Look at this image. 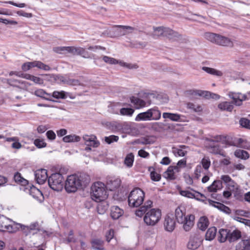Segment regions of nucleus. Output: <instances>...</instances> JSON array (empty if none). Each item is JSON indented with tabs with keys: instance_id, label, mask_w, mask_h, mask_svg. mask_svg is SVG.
I'll return each mask as SVG.
<instances>
[{
	"instance_id": "1",
	"label": "nucleus",
	"mask_w": 250,
	"mask_h": 250,
	"mask_svg": "<svg viewBox=\"0 0 250 250\" xmlns=\"http://www.w3.org/2000/svg\"><path fill=\"white\" fill-rule=\"evenodd\" d=\"M153 202L147 200L144 205L137 209L135 211L136 216L141 217L144 215L145 223L150 226L156 225L160 221L162 214L160 209L158 208L150 209L152 207Z\"/></svg>"
},
{
	"instance_id": "2",
	"label": "nucleus",
	"mask_w": 250,
	"mask_h": 250,
	"mask_svg": "<svg viewBox=\"0 0 250 250\" xmlns=\"http://www.w3.org/2000/svg\"><path fill=\"white\" fill-rule=\"evenodd\" d=\"M90 180L86 173L72 174L68 176L65 182L64 188L67 193H73L85 187Z\"/></svg>"
},
{
	"instance_id": "3",
	"label": "nucleus",
	"mask_w": 250,
	"mask_h": 250,
	"mask_svg": "<svg viewBox=\"0 0 250 250\" xmlns=\"http://www.w3.org/2000/svg\"><path fill=\"white\" fill-rule=\"evenodd\" d=\"M175 216L178 223L183 224V229L189 231L194 225V216L192 214L186 216V209L183 207H178L175 211Z\"/></svg>"
},
{
	"instance_id": "4",
	"label": "nucleus",
	"mask_w": 250,
	"mask_h": 250,
	"mask_svg": "<svg viewBox=\"0 0 250 250\" xmlns=\"http://www.w3.org/2000/svg\"><path fill=\"white\" fill-rule=\"evenodd\" d=\"M91 189V198L97 202L102 201L107 197L105 186L102 182H97L94 183Z\"/></svg>"
},
{
	"instance_id": "5",
	"label": "nucleus",
	"mask_w": 250,
	"mask_h": 250,
	"mask_svg": "<svg viewBox=\"0 0 250 250\" xmlns=\"http://www.w3.org/2000/svg\"><path fill=\"white\" fill-rule=\"evenodd\" d=\"M204 37L208 41L218 45L229 47L233 46V42L230 39L218 34L207 32L205 33Z\"/></svg>"
},
{
	"instance_id": "6",
	"label": "nucleus",
	"mask_w": 250,
	"mask_h": 250,
	"mask_svg": "<svg viewBox=\"0 0 250 250\" xmlns=\"http://www.w3.org/2000/svg\"><path fill=\"white\" fill-rule=\"evenodd\" d=\"M161 112L157 107L148 109L146 111L138 114L135 118L136 121L158 120L161 118Z\"/></svg>"
},
{
	"instance_id": "7",
	"label": "nucleus",
	"mask_w": 250,
	"mask_h": 250,
	"mask_svg": "<svg viewBox=\"0 0 250 250\" xmlns=\"http://www.w3.org/2000/svg\"><path fill=\"white\" fill-rule=\"evenodd\" d=\"M144 197V192L139 188H135L128 197V205L130 207H138L143 203Z\"/></svg>"
},
{
	"instance_id": "8",
	"label": "nucleus",
	"mask_w": 250,
	"mask_h": 250,
	"mask_svg": "<svg viewBox=\"0 0 250 250\" xmlns=\"http://www.w3.org/2000/svg\"><path fill=\"white\" fill-rule=\"evenodd\" d=\"M64 177L60 173H53L48 178L49 187L54 190L60 191L63 187Z\"/></svg>"
},
{
	"instance_id": "9",
	"label": "nucleus",
	"mask_w": 250,
	"mask_h": 250,
	"mask_svg": "<svg viewBox=\"0 0 250 250\" xmlns=\"http://www.w3.org/2000/svg\"><path fill=\"white\" fill-rule=\"evenodd\" d=\"M229 96L233 100V103L236 105L240 106L242 104L243 101L247 100L250 98V91L246 94H242L241 93L229 92Z\"/></svg>"
},
{
	"instance_id": "10",
	"label": "nucleus",
	"mask_w": 250,
	"mask_h": 250,
	"mask_svg": "<svg viewBox=\"0 0 250 250\" xmlns=\"http://www.w3.org/2000/svg\"><path fill=\"white\" fill-rule=\"evenodd\" d=\"M202 241L203 239L202 236L199 233H196L194 235L190 237L187 247L189 249L196 250L200 247Z\"/></svg>"
},
{
	"instance_id": "11",
	"label": "nucleus",
	"mask_w": 250,
	"mask_h": 250,
	"mask_svg": "<svg viewBox=\"0 0 250 250\" xmlns=\"http://www.w3.org/2000/svg\"><path fill=\"white\" fill-rule=\"evenodd\" d=\"M35 177L38 184H44L48 178L47 170L45 169L37 170L35 172Z\"/></svg>"
},
{
	"instance_id": "12",
	"label": "nucleus",
	"mask_w": 250,
	"mask_h": 250,
	"mask_svg": "<svg viewBox=\"0 0 250 250\" xmlns=\"http://www.w3.org/2000/svg\"><path fill=\"white\" fill-rule=\"evenodd\" d=\"M83 139L86 146L97 147L100 145L99 142L97 140V137L94 135H85L83 136Z\"/></svg>"
},
{
	"instance_id": "13",
	"label": "nucleus",
	"mask_w": 250,
	"mask_h": 250,
	"mask_svg": "<svg viewBox=\"0 0 250 250\" xmlns=\"http://www.w3.org/2000/svg\"><path fill=\"white\" fill-rule=\"evenodd\" d=\"M164 228L166 230L172 232L175 228V221L172 216L167 215L164 223Z\"/></svg>"
},
{
	"instance_id": "14",
	"label": "nucleus",
	"mask_w": 250,
	"mask_h": 250,
	"mask_svg": "<svg viewBox=\"0 0 250 250\" xmlns=\"http://www.w3.org/2000/svg\"><path fill=\"white\" fill-rule=\"evenodd\" d=\"M209 141L210 144L208 146V151L213 154L223 155L220 146L213 140H209Z\"/></svg>"
},
{
	"instance_id": "15",
	"label": "nucleus",
	"mask_w": 250,
	"mask_h": 250,
	"mask_svg": "<svg viewBox=\"0 0 250 250\" xmlns=\"http://www.w3.org/2000/svg\"><path fill=\"white\" fill-rule=\"evenodd\" d=\"M121 183V180L119 178L109 177L107 181V186L110 190H114L118 188Z\"/></svg>"
},
{
	"instance_id": "16",
	"label": "nucleus",
	"mask_w": 250,
	"mask_h": 250,
	"mask_svg": "<svg viewBox=\"0 0 250 250\" xmlns=\"http://www.w3.org/2000/svg\"><path fill=\"white\" fill-rule=\"evenodd\" d=\"M164 37L170 40H177L182 39V35L172 29L166 27Z\"/></svg>"
},
{
	"instance_id": "17",
	"label": "nucleus",
	"mask_w": 250,
	"mask_h": 250,
	"mask_svg": "<svg viewBox=\"0 0 250 250\" xmlns=\"http://www.w3.org/2000/svg\"><path fill=\"white\" fill-rule=\"evenodd\" d=\"M124 210L119 207L114 206L111 208L110 215L113 219H117L124 214Z\"/></svg>"
},
{
	"instance_id": "18",
	"label": "nucleus",
	"mask_w": 250,
	"mask_h": 250,
	"mask_svg": "<svg viewBox=\"0 0 250 250\" xmlns=\"http://www.w3.org/2000/svg\"><path fill=\"white\" fill-rule=\"evenodd\" d=\"M130 102L134 105L136 108H142L146 106V103L145 101L134 96L130 98Z\"/></svg>"
},
{
	"instance_id": "19",
	"label": "nucleus",
	"mask_w": 250,
	"mask_h": 250,
	"mask_svg": "<svg viewBox=\"0 0 250 250\" xmlns=\"http://www.w3.org/2000/svg\"><path fill=\"white\" fill-rule=\"evenodd\" d=\"M209 221L206 216L201 217L197 223L198 228L201 230L204 231L209 225Z\"/></svg>"
},
{
	"instance_id": "20",
	"label": "nucleus",
	"mask_w": 250,
	"mask_h": 250,
	"mask_svg": "<svg viewBox=\"0 0 250 250\" xmlns=\"http://www.w3.org/2000/svg\"><path fill=\"white\" fill-rule=\"evenodd\" d=\"M166 27H153V32L152 36L154 39H157L159 37H164Z\"/></svg>"
},
{
	"instance_id": "21",
	"label": "nucleus",
	"mask_w": 250,
	"mask_h": 250,
	"mask_svg": "<svg viewBox=\"0 0 250 250\" xmlns=\"http://www.w3.org/2000/svg\"><path fill=\"white\" fill-rule=\"evenodd\" d=\"M228 241L229 242H234L241 237V232L238 229L233 231L229 230Z\"/></svg>"
},
{
	"instance_id": "22",
	"label": "nucleus",
	"mask_w": 250,
	"mask_h": 250,
	"mask_svg": "<svg viewBox=\"0 0 250 250\" xmlns=\"http://www.w3.org/2000/svg\"><path fill=\"white\" fill-rule=\"evenodd\" d=\"M217 228L215 227L209 228L207 231L205 235V239L208 241H212L216 235Z\"/></svg>"
},
{
	"instance_id": "23",
	"label": "nucleus",
	"mask_w": 250,
	"mask_h": 250,
	"mask_svg": "<svg viewBox=\"0 0 250 250\" xmlns=\"http://www.w3.org/2000/svg\"><path fill=\"white\" fill-rule=\"evenodd\" d=\"M181 115L177 113L164 112L163 113V117L164 119H169L172 121L178 122L181 120Z\"/></svg>"
},
{
	"instance_id": "24",
	"label": "nucleus",
	"mask_w": 250,
	"mask_h": 250,
	"mask_svg": "<svg viewBox=\"0 0 250 250\" xmlns=\"http://www.w3.org/2000/svg\"><path fill=\"white\" fill-rule=\"evenodd\" d=\"M222 188V181L216 180L214 181L212 184L208 188V189L209 192H216L218 190L221 189Z\"/></svg>"
},
{
	"instance_id": "25",
	"label": "nucleus",
	"mask_w": 250,
	"mask_h": 250,
	"mask_svg": "<svg viewBox=\"0 0 250 250\" xmlns=\"http://www.w3.org/2000/svg\"><path fill=\"white\" fill-rule=\"evenodd\" d=\"M202 69L207 73L214 76L221 77L223 75V73L222 71L216 70L214 68L203 66L202 68Z\"/></svg>"
},
{
	"instance_id": "26",
	"label": "nucleus",
	"mask_w": 250,
	"mask_h": 250,
	"mask_svg": "<svg viewBox=\"0 0 250 250\" xmlns=\"http://www.w3.org/2000/svg\"><path fill=\"white\" fill-rule=\"evenodd\" d=\"M116 27L121 28L123 29V30H120L118 32L120 33L119 34V35H125L128 33H132L133 31L135 29V28L133 27L130 26H125V25H116Z\"/></svg>"
},
{
	"instance_id": "27",
	"label": "nucleus",
	"mask_w": 250,
	"mask_h": 250,
	"mask_svg": "<svg viewBox=\"0 0 250 250\" xmlns=\"http://www.w3.org/2000/svg\"><path fill=\"white\" fill-rule=\"evenodd\" d=\"M229 230L226 229H221L219 231L218 241L221 242H224L228 240Z\"/></svg>"
},
{
	"instance_id": "28",
	"label": "nucleus",
	"mask_w": 250,
	"mask_h": 250,
	"mask_svg": "<svg viewBox=\"0 0 250 250\" xmlns=\"http://www.w3.org/2000/svg\"><path fill=\"white\" fill-rule=\"evenodd\" d=\"M233 102L232 103L228 102H224L220 103L218 105V108L222 110H226L228 111H231L233 109ZM234 104H235L234 103Z\"/></svg>"
},
{
	"instance_id": "29",
	"label": "nucleus",
	"mask_w": 250,
	"mask_h": 250,
	"mask_svg": "<svg viewBox=\"0 0 250 250\" xmlns=\"http://www.w3.org/2000/svg\"><path fill=\"white\" fill-rule=\"evenodd\" d=\"M163 176L169 180H175L176 178L174 171L172 170V166L167 168V170L164 173Z\"/></svg>"
},
{
	"instance_id": "30",
	"label": "nucleus",
	"mask_w": 250,
	"mask_h": 250,
	"mask_svg": "<svg viewBox=\"0 0 250 250\" xmlns=\"http://www.w3.org/2000/svg\"><path fill=\"white\" fill-rule=\"evenodd\" d=\"M14 179L16 183L21 184L22 186H25L28 184V181L23 178L21 173L17 172L14 176Z\"/></svg>"
},
{
	"instance_id": "31",
	"label": "nucleus",
	"mask_w": 250,
	"mask_h": 250,
	"mask_svg": "<svg viewBox=\"0 0 250 250\" xmlns=\"http://www.w3.org/2000/svg\"><path fill=\"white\" fill-rule=\"evenodd\" d=\"M148 170L150 172V178L152 181L158 182L161 180V175L155 171L154 168L153 167H149Z\"/></svg>"
},
{
	"instance_id": "32",
	"label": "nucleus",
	"mask_w": 250,
	"mask_h": 250,
	"mask_svg": "<svg viewBox=\"0 0 250 250\" xmlns=\"http://www.w3.org/2000/svg\"><path fill=\"white\" fill-rule=\"evenodd\" d=\"M235 157L242 159L246 160L249 158V154L247 151L241 149H237L234 152Z\"/></svg>"
},
{
	"instance_id": "33",
	"label": "nucleus",
	"mask_w": 250,
	"mask_h": 250,
	"mask_svg": "<svg viewBox=\"0 0 250 250\" xmlns=\"http://www.w3.org/2000/svg\"><path fill=\"white\" fill-rule=\"evenodd\" d=\"M186 107L188 109H189L195 112H200L202 110V108L201 106L198 104H196L193 103H188L187 104Z\"/></svg>"
},
{
	"instance_id": "34",
	"label": "nucleus",
	"mask_w": 250,
	"mask_h": 250,
	"mask_svg": "<svg viewBox=\"0 0 250 250\" xmlns=\"http://www.w3.org/2000/svg\"><path fill=\"white\" fill-rule=\"evenodd\" d=\"M62 140L66 143L78 142L81 140V138L79 136L75 135H69L64 137Z\"/></svg>"
},
{
	"instance_id": "35",
	"label": "nucleus",
	"mask_w": 250,
	"mask_h": 250,
	"mask_svg": "<svg viewBox=\"0 0 250 250\" xmlns=\"http://www.w3.org/2000/svg\"><path fill=\"white\" fill-rule=\"evenodd\" d=\"M73 55H82L85 53V49L83 48L79 47H75L73 46L69 47V52Z\"/></svg>"
},
{
	"instance_id": "36",
	"label": "nucleus",
	"mask_w": 250,
	"mask_h": 250,
	"mask_svg": "<svg viewBox=\"0 0 250 250\" xmlns=\"http://www.w3.org/2000/svg\"><path fill=\"white\" fill-rule=\"evenodd\" d=\"M237 142L238 144L237 146L238 147L250 150V142L244 140L242 138H239Z\"/></svg>"
},
{
	"instance_id": "37",
	"label": "nucleus",
	"mask_w": 250,
	"mask_h": 250,
	"mask_svg": "<svg viewBox=\"0 0 250 250\" xmlns=\"http://www.w3.org/2000/svg\"><path fill=\"white\" fill-rule=\"evenodd\" d=\"M30 193L34 198L37 199H40L41 197H42V193L41 191L35 187L31 188Z\"/></svg>"
},
{
	"instance_id": "38",
	"label": "nucleus",
	"mask_w": 250,
	"mask_h": 250,
	"mask_svg": "<svg viewBox=\"0 0 250 250\" xmlns=\"http://www.w3.org/2000/svg\"><path fill=\"white\" fill-rule=\"evenodd\" d=\"M134 162V155L131 153L127 155L124 161V164L128 167H131Z\"/></svg>"
},
{
	"instance_id": "39",
	"label": "nucleus",
	"mask_w": 250,
	"mask_h": 250,
	"mask_svg": "<svg viewBox=\"0 0 250 250\" xmlns=\"http://www.w3.org/2000/svg\"><path fill=\"white\" fill-rule=\"evenodd\" d=\"M155 140L152 137H146L138 141V143L142 145H150L154 143Z\"/></svg>"
},
{
	"instance_id": "40",
	"label": "nucleus",
	"mask_w": 250,
	"mask_h": 250,
	"mask_svg": "<svg viewBox=\"0 0 250 250\" xmlns=\"http://www.w3.org/2000/svg\"><path fill=\"white\" fill-rule=\"evenodd\" d=\"M34 93L36 96L46 100H49V98L45 97V96H50L49 94L46 93L45 91L42 89H39L35 90Z\"/></svg>"
},
{
	"instance_id": "41",
	"label": "nucleus",
	"mask_w": 250,
	"mask_h": 250,
	"mask_svg": "<svg viewBox=\"0 0 250 250\" xmlns=\"http://www.w3.org/2000/svg\"><path fill=\"white\" fill-rule=\"evenodd\" d=\"M134 110L131 108H122L120 109V114L122 115L131 116Z\"/></svg>"
},
{
	"instance_id": "42",
	"label": "nucleus",
	"mask_w": 250,
	"mask_h": 250,
	"mask_svg": "<svg viewBox=\"0 0 250 250\" xmlns=\"http://www.w3.org/2000/svg\"><path fill=\"white\" fill-rule=\"evenodd\" d=\"M35 67L37 68L42 69L45 71H49L50 70V67L48 65L43 63H42L41 61H35Z\"/></svg>"
},
{
	"instance_id": "43",
	"label": "nucleus",
	"mask_w": 250,
	"mask_h": 250,
	"mask_svg": "<svg viewBox=\"0 0 250 250\" xmlns=\"http://www.w3.org/2000/svg\"><path fill=\"white\" fill-rule=\"evenodd\" d=\"M70 46H58L55 47L53 48V50L57 53L62 54L64 52H69Z\"/></svg>"
},
{
	"instance_id": "44",
	"label": "nucleus",
	"mask_w": 250,
	"mask_h": 250,
	"mask_svg": "<svg viewBox=\"0 0 250 250\" xmlns=\"http://www.w3.org/2000/svg\"><path fill=\"white\" fill-rule=\"evenodd\" d=\"M172 152L175 156L183 157L187 154V151L179 148H173Z\"/></svg>"
},
{
	"instance_id": "45",
	"label": "nucleus",
	"mask_w": 250,
	"mask_h": 250,
	"mask_svg": "<svg viewBox=\"0 0 250 250\" xmlns=\"http://www.w3.org/2000/svg\"><path fill=\"white\" fill-rule=\"evenodd\" d=\"M232 218L234 220L243 223L250 228V220L243 218L237 216H233Z\"/></svg>"
},
{
	"instance_id": "46",
	"label": "nucleus",
	"mask_w": 250,
	"mask_h": 250,
	"mask_svg": "<svg viewBox=\"0 0 250 250\" xmlns=\"http://www.w3.org/2000/svg\"><path fill=\"white\" fill-rule=\"evenodd\" d=\"M92 247L94 250L96 248L100 246H102L104 244V241L100 239H94L91 241Z\"/></svg>"
},
{
	"instance_id": "47",
	"label": "nucleus",
	"mask_w": 250,
	"mask_h": 250,
	"mask_svg": "<svg viewBox=\"0 0 250 250\" xmlns=\"http://www.w3.org/2000/svg\"><path fill=\"white\" fill-rule=\"evenodd\" d=\"M7 221V219L3 215H0V226L2 229H9L10 226L7 225L5 222Z\"/></svg>"
},
{
	"instance_id": "48",
	"label": "nucleus",
	"mask_w": 250,
	"mask_h": 250,
	"mask_svg": "<svg viewBox=\"0 0 250 250\" xmlns=\"http://www.w3.org/2000/svg\"><path fill=\"white\" fill-rule=\"evenodd\" d=\"M52 96L56 99H64L66 97L65 92L63 91H54L52 94Z\"/></svg>"
},
{
	"instance_id": "49",
	"label": "nucleus",
	"mask_w": 250,
	"mask_h": 250,
	"mask_svg": "<svg viewBox=\"0 0 250 250\" xmlns=\"http://www.w3.org/2000/svg\"><path fill=\"white\" fill-rule=\"evenodd\" d=\"M119 137L115 135H110L108 137H105L104 140L108 144H110L114 142H117Z\"/></svg>"
},
{
	"instance_id": "50",
	"label": "nucleus",
	"mask_w": 250,
	"mask_h": 250,
	"mask_svg": "<svg viewBox=\"0 0 250 250\" xmlns=\"http://www.w3.org/2000/svg\"><path fill=\"white\" fill-rule=\"evenodd\" d=\"M34 145L39 148H43L46 146V144L44 142L43 140L40 139H37L34 141Z\"/></svg>"
},
{
	"instance_id": "51",
	"label": "nucleus",
	"mask_w": 250,
	"mask_h": 250,
	"mask_svg": "<svg viewBox=\"0 0 250 250\" xmlns=\"http://www.w3.org/2000/svg\"><path fill=\"white\" fill-rule=\"evenodd\" d=\"M239 123L242 127L250 129V120L246 118H242L240 120Z\"/></svg>"
},
{
	"instance_id": "52",
	"label": "nucleus",
	"mask_w": 250,
	"mask_h": 250,
	"mask_svg": "<svg viewBox=\"0 0 250 250\" xmlns=\"http://www.w3.org/2000/svg\"><path fill=\"white\" fill-rule=\"evenodd\" d=\"M65 84L70 85H78L80 84V82L78 80L70 79L67 76Z\"/></svg>"
},
{
	"instance_id": "53",
	"label": "nucleus",
	"mask_w": 250,
	"mask_h": 250,
	"mask_svg": "<svg viewBox=\"0 0 250 250\" xmlns=\"http://www.w3.org/2000/svg\"><path fill=\"white\" fill-rule=\"evenodd\" d=\"M166 125L162 122H155L153 123L152 127L155 130L163 129Z\"/></svg>"
},
{
	"instance_id": "54",
	"label": "nucleus",
	"mask_w": 250,
	"mask_h": 250,
	"mask_svg": "<svg viewBox=\"0 0 250 250\" xmlns=\"http://www.w3.org/2000/svg\"><path fill=\"white\" fill-rule=\"evenodd\" d=\"M221 179L225 183L229 184V186H231L234 183V181L229 175H222Z\"/></svg>"
},
{
	"instance_id": "55",
	"label": "nucleus",
	"mask_w": 250,
	"mask_h": 250,
	"mask_svg": "<svg viewBox=\"0 0 250 250\" xmlns=\"http://www.w3.org/2000/svg\"><path fill=\"white\" fill-rule=\"evenodd\" d=\"M103 60L105 62L109 64H116L117 63V61L116 59L106 56L103 57Z\"/></svg>"
},
{
	"instance_id": "56",
	"label": "nucleus",
	"mask_w": 250,
	"mask_h": 250,
	"mask_svg": "<svg viewBox=\"0 0 250 250\" xmlns=\"http://www.w3.org/2000/svg\"><path fill=\"white\" fill-rule=\"evenodd\" d=\"M235 214L237 215L242 216L246 217H250V212L241 209H238L235 211Z\"/></svg>"
},
{
	"instance_id": "57",
	"label": "nucleus",
	"mask_w": 250,
	"mask_h": 250,
	"mask_svg": "<svg viewBox=\"0 0 250 250\" xmlns=\"http://www.w3.org/2000/svg\"><path fill=\"white\" fill-rule=\"evenodd\" d=\"M219 209L220 210L223 211L224 212L227 213V214H229L231 212L230 209L227 206L224 205L223 204H219Z\"/></svg>"
},
{
	"instance_id": "58",
	"label": "nucleus",
	"mask_w": 250,
	"mask_h": 250,
	"mask_svg": "<svg viewBox=\"0 0 250 250\" xmlns=\"http://www.w3.org/2000/svg\"><path fill=\"white\" fill-rule=\"evenodd\" d=\"M180 194L183 196L189 198H192V196H193L192 192H190V191L186 190H180Z\"/></svg>"
},
{
	"instance_id": "59",
	"label": "nucleus",
	"mask_w": 250,
	"mask_h": 250,
	"mask_svg": "<svg viewBox=\"0 0 250 250\" xmlns=\"http://www.w3.org/2000/svg\"><path fill=\"white\" fill-rule=\"evenodd\" d=\"M202 164L205 169H208L210 165V162L208 159L206 158L202 160Z\"/></svg>"
},
{
	"instance_id": "60",
	"label": "nucleus",
	"mask_w": 250,
	"mask_h": 250,
	"mask_svg": "<svg viewBox=\"0 0 250 250\" xmlns=\"http://www.w3.org/2000/svg\"><path fill=\"white\" fill-rule=\"evenodd\" d=\"M114 237V230L112 229L109 230L106 233L105 237L106 241L109 242Z\"/></svg>"
},
{
	"instance_id": "61",
	"label": "nucleus",
	"mask_w": 250,
	"mask_h": 250,
	"mask_svg": "<svg viewBox=\"0 0 250 250\" xmlns=\"http://www.w3.org/2000/svg\"><path fill=\"white\" fill-rule=\"evenodd\" d=\"M193 191H194V193H192V194H193V196H192V198H195V199L197 200H201V199H200V198H205V196L204 195H203V194L198 192V191H196L195 190H193Z\"/></svg>"
},
{
	"instance_id": "62",
	"label": "nucleus",
	"mask_w": 250,
	"mask_h": 250,
	"mask_svg": "<svg viewBox=\"0 0 250 250\" xmlns=\"http://www.w3.org/2000/svg\"><path fill=\"white\" fill-rule=\"evenodd\" d=\"M47 138L50 140H54L56 138V134L52 130H48L46 133Z\"/></svg>"
},
{
	"instance_id": "63",
	"label": "nucleus",
	"mask_w": 250,
	"mask_h": 250,
	"mask_svg": "<svg viewBox=\"0 0 250 250\" xmlns=\"http://www.w3.org/2000/svg\"><path fill=\"white\" fill-rule=\"evenodd\" d=\"M67 76L57 75L56 77V80L59 81L60 83L63 84H65Z\"/></svg>"
},
{
	"instance_id": "64",
	"label": "nucleus",
	"mask_w": 250,
	"mask_h": 250,
	"mask_svg": "<svg viewBox=\"0 0 250 250\" xmlns=\"http://www.w3.org/2000/svg\"><path fill=\"white\" fill-rule=\"evenodd\" d=\"M138 155L142 158H147L149 156V154L144 149H141L138 151Z\"/></svg>"
}]
</instances>
